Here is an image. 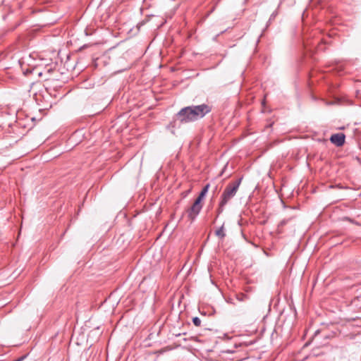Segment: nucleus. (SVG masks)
Wrapping results in <instances>:
<instances>
[{"mask_svg": "<svg viewBox=\"0 0 361 361\" xmlns=\"http://www.w3.org/2000/svg\"><path fill=\"white\" fill-rule=\"evenodd\" d=\"M211 107L205 104L183 108L177 118L182 123H188L203 118L211 111Z\"/></svg>", "mask_w": 361, "mask_h": 361, "instance_id": "nucleus-1", "label": "nucleus"}, {"mask_svg": "<svg viewBox=\"0 0 361 361\" xmlns=\"http://www.w3.org/2000/svg\"><path fill=\"white\" fill-rule=\"evenodd\" d=\"M241 180L242 178H240L235 181L229 183L226 185L221 196V201L219 202L218 208L219 214L224 211V207L236 195Z\"/></svg>", "mask_w": 361, "mask_h": 361, "instance_id": "nucleus-2", "label": "nucleus"}, {"mask_svg": "<svg viewBox=\"0 0 361 361\" xmlns=\"http://www.w3.org/2000/svg\"><path fill=\"white\" fill-rule=\"evenodd\" d=\"M202 209V204H199L198 202H194L190 207L186 210L188 218L193 221L198 216Z\"/></svg>", "mask_w": 361, "mask_h": 361, "instance_id": "nucleus-3", "label": "nucleus"}, {"mask_svg": "<svg viewBox=\"0 0 361 361\" xmlns=\"http://www.w3.org/2000/svg\"><path fill=\"white\" fill-rule=\"evenodd\" d=\"M345 135L343 133H339L333 134L330 137V141L337 147H341L343 145L345 142Z\"/></svg>", "mask_w": 361, "mask_h": 361, "instance_id": "nucleus-4", "label": "nucleus"}, {"mask_svg": "<svg viewBox=\"0 0 361 361\" xmlns=\"http://www.w3.org/2000/svg\"><path fill=\"white\" fill-rule=\"evenodd\" d=\"M215 235L221 239H224L225 238L226 234L224 224L215 231Z\"/></svg>", "mask_w": 361, "mask_h": 361, "instance_id": "nucleus-5", "label": "nucleus"}, {"mask_svg": "<svg viewBox=\"0 0 361 361\" xmlns=\"http://www.w3.org/2000/svg\"><path fill=\"white\" fill-rule=\"evenodd\" d=\"M247 295L244 294V293H240L238 295H237V299L239 300V301H245L246 300H247Z\"/></svg>", "mask_w": 361, "mask_h": 361, "instance_id": "nucleus-6", "label": "nucleus"}, {"mask_svg": "<svg viewBox=\"0 0 361 361\" xmlns=\"http://www.w3.org/2000/svg\"><path fill=\"white\" fill-rule=\"evenodd\" d=\"M192 322L196 326H200L201 325V319L197 317H195L192 319Z\"/></svg>", "mask_w": 361, "mask_h": 361, "instance_id": "nucleus-7", "label": "nucleus"}, {"mask_svg": "<svg viewBox=\"0 0 361 361\" xmlns=\"http://www.w3.org/2000/svg\"><path fill=\"white\" fill-rule=\"evenodd\" d=\"M205 195L203 193H200L199 196L195 200V202H198L199 204H202V201L204 198Z\"/></svg>", "mask_w": 361, "mask_h": 361, "instance_id": "nucleus-8", "label": "nucleus"}, {"mask_svg": "<svg viewBox=\"0 0 361 361\" xmlns=\"http://www.w3.org/2000/svg\"><path fill=\"white\" fill-rule=\"evenodd\" d=\"M209 188V184H207L202 190V191L200 192L201 193H203L204 195H206V194L208 192V190Z\"/></svg>", "mask_w": 361, "mask_h": 361, "instance_id": "nucleus-9", "label": "nucleus"}]
</instances>
